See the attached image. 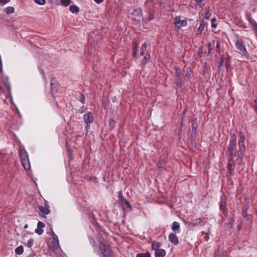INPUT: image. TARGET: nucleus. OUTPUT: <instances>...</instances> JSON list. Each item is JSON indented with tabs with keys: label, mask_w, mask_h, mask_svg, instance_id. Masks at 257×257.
Wrapping results in <instances>:
<instances>
[{
	"label": "nucleus",
	"mask_w": 257,
	"mask_h": 257,
	"mask_svg": "<svg viewBox=\"0 0 257 257\" xmlns=\"http://www.w3.org/2000/svg\"><path fill=\"white\" fill-rule=\"evenodd\" d=\"M239 140H238V146H239V150L237 151L235 154V156H237V159H238V161H241L242 158L243 153L245 151V145H244V141L245 140V137L244 134L240 132L239 133Z\"/></svg>",
	"instance_id": "obj_1"
},
{
	"label": "nucleus",
	"mask_w": 257,
	"mask_h": 257,
	"mask_svg": "<svg viewBox=\"0 0 257 257\" xmlns=\"http://www.w3.org/2000/svg\"><path fill=\"white\" fill-rule=\"evenodd\" d=\"M236 137L235 135L233 134L230 137L229 147L227 149V152L228 153L230 161L232 160L235 157H236V160L238 161V159H237V156H235L234 154H233V151L236 149Z\"/></svg>",
	"instance_id": "obj_2"
},
{
	"label": "nucleus",
	"mask_w": 257,
	"mask_h": 257,
	"mask_svg": "<svg viewBox=\"0 0 257 257\" xmlns=\"http://www.w3.org/2000/svg\"><path fill=\"white\" fill-rule=\"evenodd\" d=\"M118 197V201L123 210L126 212L130 211L132 209L131 205L130 202L123 197L121 192H119Z\"/></svg>",
	"instance_id": "obj_3"
},
{
	"label": "nucleus",
	"mask_w": 257,
	"mask_h": 257,
	"mask_svg": "<svg viewBox=\"0 0 257 257\" xmlns=\"http://www.w3.org/2000/svg\"><path fill=\"white\" fill-rule=\"evenodd\" d=\"M99 249L103 257H112V252L109 246L102 242L99 243Z\"/></svg>",
	"instance_id": "obj_4"
},
{
	"label": "nucleus",
	"mask_w": 257,
	"mask_h": 257,
	"mask_svg": "<svg viewBox=\"0 0 257 257\" xmlns=\"http://www.w3.org/2000/svg\"><path fill=\"white\" fill-rule=\"evenodd\" d=\"M235 46L237 49L239 50L240 53L245 57L248 56V53L245 48L243 42L241 40H237L235 43Z\"/></svg>",
	"instance_id": "obj_5"
},
{
	"label": "nucleus",
	"mask_w": 257,
	"mask_h": 257,
	"mask_svg": "<svg viewBox=\"0 0 257 257\" xmlns=\"http://www.w3.org/2000/svg\"><path fill=\"white\" fill-rule=\"evenodd\" d=\"M85 123L86 124V128L88 129L90 127V124L93 121V116L92 113L90 112H87L84 115L83 117Z\"/></svg>",
	"instance_id": "obj_6"
},
{
	"label": "nucleus",
	"mask_w": 257,
	"mask_h": 257,
	"mask_svg": "<svg viewBox=\"0 0 257 257\" xmlns=\"http://www.w3.org/2000/svg\"><path fill=\"white\" fill-rule=\"evenodd\" d=\"M49 246L50 249L56 253H59V251H61L59 241L52 240L51 242H50Z\"/></svg>",
	"instance_id": "obj_7"
},
{
	"label": "nucleus",
	"mask_w": 257,
	"mask_h": 257,
	"mask_svg": "<svg viewBox=\"0 0 257 257\" xmlns=\"http://www.w3.org/2000/svg\"><path fill=\"white\" fill-rule=\"evenodd\" d=\"M133 18L137 21L143 20V13L142 11L140 9H138L134 11L132 13Z\"/></svg>",
	"instance_id": "obj_8"
},
{
	"label": "nucleus",
	"mask_w": 257,
	"mask_h": 257,
	"mask_svg": "<svg viewBox=\"0 0 257 257\" xmlns=\"http://www.w3.org/2000/svg\"><path fill=\"white\" fill-rule=\"evenodd\" d=\"M2 80L6 86L7 89L9 92V94L11 95V84L9 81V78L8 76L3 75L2 77Z\"/></svg>",
	"instance_id": "obj_9"
},
{
	"label": "nucleus",
	"mask_w": 257,
	"mask_h": 257,
	"mask_svg": "<svg viewBox=\"0 0 257 257\" xmlns=\"http://www.w3.org/2000/svg\"><path fill=\"white\" fill-rule=\"evenodd\" d=\"M39 210L43 215H47L50 212L49 206L46 201L45 202L44 206H40L39 207Z\"/></svg>",
	"instance_id": "obj_10"
},
{
	"label": "nucleus",
	"mask_w": 257,
	"mask_h": 257,
	"mask_svg": "<svg viewBox=\"0 0 257 257\" xmlns=\"http://www.w3.org/2000/svg\"><path fill=\"white\" fill-rule=\"evenodd\" d=\"M191 123H192L191 136L192 137H195L196 136L197 128L198 127L197 118H195L192 119V120L191 121Z\"/></svg>",
	"instance_id": "obj_11"
},
{
	"label": "nucleus",
	"mask_w": 257,
	"mask_h": 257,
	"mask_svg": "<svg viewBox=\"0 0 257 257\" xmlns=\"http://www.w3.org/2000/svg\"><path fill=\"white\" fill-rule=\"evenodd\" d=\"M169 240L174 244V245H177L179 243V240L177 236L174 233H171L168 236Z\"/></svg>",
	"instance_id": "obj_12"
},
{
	"label": "nucleus",
	"mask_w": 257,
	"mask_h": 257,
	"mask_svg": "<svg viewBox=\"0 0 257 257\" xmlns=\"http://www.w3.org/2000/svg\"><path fill=\"white\" fill-rule=\"evenodd\" d=\"M21 162H22V164L24 168L25 169V170H29L30 169L31 166H30V163L29 159L28 157L26 158V159L25 158V159H22Z\"/></svg>",
	"instance_id": "obj_13"
},
{
	"label": "nucleus",
	"mask_w": 257,
	"mask_h": 257,
	"mask_svg": "<svg viewBox=\"0 0 257 257\" xmlns=\"http://www.w3.org/2000/svg\"><path fill=\"white\" fill-rule=\"evenodd\" d=\"M226 205V202L223 201H221L219 203V208L224 216L227 214Z\"/></svg>",
	"instance_id": "obj_14"
},
{
	"label": "nucleus",
	"mask_w": 257,
	"mask_h": 257,
	"mask_svg": "<svg viewBox=\"0 0 257 257\" xmlns=\"http://www.w3.org/2000/svg\"><path fill=\"white\" fill-rule=\"evenodd\" d=\"M51 86L52 95H53L57 92L59 88V84L56 82H53V80H52L51 82Z\"/></svg>",
	"instance_id": "obj_15"
},
{
	"label": "nucleus",
	"mask_w": 257,
	"mask_h": 257,
	"mask_svg": "<svg viewBox=\"0 0 257 257\" xmlns=\"http://www.w3.org/2000/svg\"><path fill=\"white\" fill-rule=\"evenodd\" d=\"M172 230L175 233H179L180 232V223L179 222H178L174 221L172 223Z\"/></svg>",
	"instance_id": "obj_16"
},
{
	"label": "nucleus",
	"mask_w": 257,
	"mask_h": 257,
	"mask_svg": "<svg viewBox=\"0 0 257 257\" xmlns=\"http://www.w3.org/2000/svg\"><path fill=\"white\" fill-rule=\"evenodd\" d=\"M249 207V205L248 204H245L242 208L241 209V214L243 218H247L248 216V214L247 213V211Z\"/></svg>",
	"instance_id": "obj_17"
},
{
	"label": "nucleus",
	"mask_w": 257,
	"mask_h": 257,
	"mask_svg": "<svg viewBox=\"0 0 257 257\" xmlns=\"http://www.w3.org/2000/svg\"><path fill=\"white\" fill-rule=\"evenodd\" d=\"M175 84L178 89H182L183 86V80L182 77H176Z\"/></svg>",
	"instance_id": "obj_18"
},
{
	"label": "nucleus",
	"mask_w": 257,
	"mask_h": 257,
	"mask_svg": "<svg viewBox=\"0 0 257 257\" xmlns=\"http://www.w3.org/2000/svg\"><path fill=\"white\" fill-rule=\"evenodd\" d=\"M19 155L20 156L21 159H26L28 157V155L26 151L22 147L20 148L19 150Z\"/></svg>",
	"instance_id": "obj_19"
},
{
	"label": "nucleus",
	"mask_w": 257,
	"mask_h": 257,
	"mask_svg": "<svg viewBox=\"0 0 257 257\" xmlns=\"http://www.w3.org/2000/svg\"><path fill=\"white\" fill-rule=\"evenodd\" d=\"M166 251L163 249H157L155 251V257H164L166 255Z\"/></svg>",
	"instance_id": "obj_20"
},
{
	"label": "nucleus",
	"mask_w": 257,
	"mask_h": 257,
	"mask_svg": "<svg viewBox=\"0 0 257 257\" xmlns=\"http://www.w3.org/2000/svg\"><path fill=\"white\" fill-rule=\"evenodd\" d=\"M206 27V23L203 20H201L200 22V25L199 28H198V33L199 34H201L202 32L204 31L205 28Z\"/></svg>",
	"instance_id": "obj_21"
},
{
	"label": "nucleus",
	"mask_w": 257,
	"mask_h": 257,
	"mask_svg": "<svg viewBox=\"0 0 257 257\" xmlns=\"http://www.w3.org/2000/svg\"><path fill=\"white\" fill-rule=\"evenodd\" d=\"M224 65L227 70L230 67V56L228 54L224 57Z\"/></svg>",
	"instance_id": "obj_22"
},
{
	"label": "nucleus",
	"mask_w": 257,
	"mask_h": 257,
	"mask_svg": "<svg viewBox=\"0 0 257 257\" xmlns=\"http://www.w3.org/2000/svg\"><path fill=\"white\" fill-rule=\"evenodd\" d=\"M138 48H139V45H138V44L137 43V42L136 41H134L133 42V57H134L135 58H137V51H138Z\"/></svg>",
	"instance_id": "obj_23"
},
{
	"label": "nucleus",
	"mask_w": 257,
	"mask_h": 257,
	"mask_svg": "<svg viewBox=\"0 0 257 257\" xmlns=\"http://www.w3.org/2000/svg\"><path fill=\"white\" fill-rule=\"evenodd\" d=\"M150 58H151V56H150V54H147L144 56L143 59H142V60L141 61V65H145L146 64H147L149 62V61L150 59Z\"/></svg>",
	"instance_id": "obj_24"
},
{
	"label": "nucleus",
	"mask_w": 257,
	"mask_h": 257,
	"mask_svg": "<svg viewBox=\"0 0 257 257\" xmlns=\"http://www.w3.org/2000/svg\"><path fill=\"white\" fill-rule=\"evenodd\" d=\"M69 10L72 13L75 14H77L79 9V8L76 5H71L69 7Z\"/></svg>",
	"instance_id": "obj_25"
},
{
	"label": "nucleus",
	"mask_w": 257,
	"mask_h": 257,
	"mask_svg": "<svg viewBox=\"0 0 257 257\" xmlns=\"http://www.w3.org/2000/svg\"><path fill=\"white\" fill-rule=\"evenodd\" d=\"M160 246V243L159 242L153 241L152 243V248L153 250L156 251L157 249H159Z\"/></svg>",
	"instance_id": "obj_26"
},
{
	"label": "nucleus",
	"mask_w": 257,
	"mask_h": 257,
	"mask_svg": "<svg viewBox=\"0 0 257 257\" xmlns=\"http://www.w3.org/2000/svg\"><path fill=\"white\" fill-rule=\"evenodd\" d=\"M24 252V248L22 245H20L15 249V253L18 255H21Z\"/></svg>",
	"instance_id": "obj_27"
},
{
	"label": "nucleus",
	"mask_w": 257,
	"mask_h": 257,
	"mask_svg": "<svg viewBox=\"0 0 257 257\" xmlns=\"http://www.w3.org/2000/svg\"><path fill=\"white\" fill-rule=\"evenodd\" d=\"M191 69L190 68H187L186 69V73L184 77V80L188 81L189 80V79L191 77V73H190Z\"/></svg>",
	"instance_id": "obj_28"
},
{
	"label": "nucleus",
	"mask_w": 257,
	"mask_h": 257,
	"mask_svg": "<svg viewBox=\"0 0 257 257\" xmlns=\"http://www.w3.org/2000/svg\"><path fill=\"white\" fill-rule=\"evenodd\" d=\"M181 19L180 17L179 16H176L173 19V24L175 26L178 27L180 22Z\"/></svg>",
	"instance_id": "obj_29"
},
{
	"label": "nucleus",
	"mask_w": 257,
	"mask_h": 257,
	"mask_svg": "<svg viewBox=\"0 0 257 257\" xmlns=\"http://www.w3.org/2000/svg\"><path fill=\"white\" fill-rule=\"evenodd\" d=\"M5 12L8 15H10L14 12V8L12 7H7L5 10Z\"/></svg>",
	"instance_id": "obj_30"
},
{
	"label": "nucleus",
	"mask_w": 257,
	"mask_h": 257,
	"mask_svg": "<svg viewBox=\"0 0 257 257\" xmlns=\"http://www.w3.org/2000/svg\"><path fill=\"white\" fill-rule=\"evenodd\" d=\"M61 4L65 7H67L71 3V0H61Z\"/></svg>",
	"instance_id": "obj_31"
},
{
	"label": "nucleus",
	"mask_w": 257,
	"mask_h": 257,
	"mask_svg": "<svg viewBox=\"0 0 257 257\" xmlns=\"http://www.w3.org/2000/svg\"><path fill=\"white\" fill-rule=\"evenodd\" d=\"M175 75L176 77H182V72L180 69L178 67H175Z\"/></svg>",
	"instance_id": "obj_32"
},
{
	"label": "nucleus",
	"mask_w": 257,
	"mask_h": 257,
	"mask_svg": "<svg viewBox=\"0 0 257 257\" xmlns=\"http://www.w3.org/2000/svg\"><path fill=\"white\" fill-rule=\"evenodd\" d=\"M137 257H151V256L148 253H141L137 254Z\"/></svg>",
	"instance_id": "obj_33"
},
{
	"label": "nucleus",
	"mask_w": 257,
	"mask_h": 257,
	"mask_svg": "<svg viewBox=\"0 0 257 257\" xmlns=\"http://www.w3.org/2000/svg\"><path fill=\"white\" fill-rule=\"evenodd\" d=\"M187 22L185 20H182L180 21V24L178 27H185L187 26Z\"/></svg>",
	"instance_id": "obj_34"
},
{
	"label": "nucleus",
	"mask_w": 257,
	"mask_h": 257,
	"mask_svg": "<svg viewBox=\"0 0 257 257\" xmlns=\"http://www.w3.org/2000/svg\"><path fill=\"white\" fill-rule=\"evenodd\" d=\"M34 1L35 3L41 6H43L46 3L45 0H34Z\"/></svg>",
	"instance_id": "obj_35"
},
{
	"label": "nucleus",
	"mask_w": 257,
	"mask_h": 257,
	"mask_svg": "<svg viewBox=\"0 0 257 257\" xmlns=\"http://www.w3.org/2000/svg\"><path fill=\"white\" fill-rule=\"evenodd\" d=\"M33 243H34V239L33 238H30L28 241V242L27 243V246H28V247H31L33 245Z\"/></svg>",
	"instance_id": "obj_36"
},
{
	"label": "nucleus",
	"mask_w": 257,
	"mask_h": 257,
	"mask_svg": "<svg viewBox=\"0 0 257 257\" xmlns=\"http://www.w3.org/2000/svg\"><path fill=\"white\" fill-rule=\"evenodd\" d=\"M163 163L162 162V160H160L157 164V167L159 171H161L163 169Z\"/></svg>",
	"instance_id": "obj_37"
},
{
	"label": "nucleus",
	"mask_w": 257,
	"mask_h": 257,
	"mask_svg": "<svg viewBox=\"0 0 257 257\" xmlns=\"http://www.w3.org/2000/svg\"><path fill=\"white\" fill-rule=\"evenodd\" d=\"M79 100L83 104L85 103V96L83 94H80Z\"/></svg>",
	"instance_id": "obj_38"
},
{
	"label": "nucleus",
	"mask_w": 257,
	"mask_h": 257,
	"mask_svg": "<svg viewBox=\"0 0 257 257\" xmlns=\"http://www.w3.org/2000/svg\"><path fill=\"white\" fill-rule=\"evenodd\" d=\"M44 232V230L43 229H41V228H37L36 229H35V232L37 233L39 235H41L43 234Z\"/></svg>",
	"instance_id": "obj_39"
},
{
	"label": "nucleus",
	"mask_w": 257,
	"mask_h": 257,
	"mask_svg": "<svg viewBox=\"0 0 257 257\" xmlns=\"http://www.w3.org/2000/svg\"><path fill=\"white\" fill-rule=\"evenodd\" d=\"M216 20L215 18H213L211 19V27L213 28H215L217 27V25L215 23V22H216Z\"/></svg>",
	"instance_id": "obj_40"
},
{
	"label": "nucleus",
	"mask_w": 257,
	"mask_h": 257,
	"mask_svg": "<svg viewBox=\"0 0 257 257\" xmlns=\"http://www.w3.org/2000/svg\"><path fill=\"white\" fill-rule=\"evenodd\" d=\"M45 225L43 222H42L41 221H39L38 222V224H37L38 228L43 229L44 227H45Z\"/></svg>",
	"instance_id": "obj_41"
},
{
	"label": "nucleus",
	"mask_w": 257,
	"mask_h": 257,
	"mask_svg": "<svg viewBox=\"0 0 257 257\" xmlns=\"http://www.w3.org/2000/svg\"><path fill=\"white\" fill-rule=\"evenodd\" d=\"M207 49H208V55H209L211 54L212 48V45L210 43H209L207 44Z\"/></svg>",
	"instance_id": "obj_42"
},
{
	"label": "nucleus",
	"mask_w": 257,
	"mask_h": 257,
	"mask_svg": "<svg viewBox=\"0 0 257 257\" xmlns=\"http://www.w3.org/2000/svg\"><path fill=\"white\" fill-rule=\"evenodd\" d=\"M220 41H217V43L216 44V52L218 53H220Z\"/></svg>",
	"instance_id": "obj_43"
},
{
	"label": "nucleus",
	"mask_w": 257,
	"mask_h": 257,
	"mask_svg": "<svg viewBox=\"0 0 257 257\" xmlns=\"http://www.w3.org/2000/svg\"><path fill=\"white\" fill-rule=\"evenodd\" d=\"M154 17H154V14L150 12L149 14V16L148 18L147 19V21L148 22L152 20L154 18Z\"/></svg>",
	"instance_id": "obj_44"
},
{
	"label": "nucleus",
	"mask_w": 257,
	"mask_h": 257,
	"mask_svg": "<svg viewBox=\"0 0 257 257\" xmlns=\"http://www.w3.org/2000/svg\"><path fill=\"white\" fill-rule=\"evenodd\" d=\"M10 0H0V5L4 6L8 4Z\"/></svg>",
	"instance_id": "obj_45"
},
{
	"label": "nucleus",
	"mask_w": 257,
	"mask_h": 257,
	"mask_svg": "<svg viewBox=\"0 0 257 257\" xmlns=\"http://www.w3.org/2000/svg\"><path fill=\"white\" fill-rule=\"evenodd\" d=\"M52 237L53 241H56V240L59 241L58 237L57 235H56L54 232L52 233Z\"/></svg>",
	"instance_id": "obj_46"
},
{
	"label": "nucleus",
	"mask_w": 257,
	"mask_h": 257,
	"mask_svg": "<svg viewBox=\"0 0 257 257\" xmlns=\"http://www.w3.org/2000/svg\"><path fill=\"white\" fill-rule=\"evenodd\" d=\"M224 56H222L220 58V60L219 61V64L223 66V64H224Z\"/></svg>",
	"instance_id": "obj_47"
},
{
	"label": "nucleus",
	"mask_w": 257,
	"mask_h": 257,
	"mask_svg": "<svg viewBox=\"0 0 257 257\" xmlns=\"http://www.w3.org/2000/svg\"><path fill=\"white\" fill-rule=\"evenodd\" d=\"M145 51H146V49H143V48H141L140 55L141 56L144 55Z\"/></svg>",
	"instance_id": "obj_48"
},
{
	"label": "nucleus",
	"mask_w": 257,
	"mask_h": 257,
	"mask_svg": "<svg viewBox=\"0 0 257 257\" xmlns=\"http://www.w3.org/2000/svg\"><path fill=\"white\" fill-rule=\"evenodd\" d=\"M254 110L257 113V98L254 100Z\"/></svg>",
	"instance_id": "obj_49"
},
{
	"label": "nucleus",
	"mask_w": 257,
	"mask_h": 257,
	"mask_svg": "<svg viewBox=\"0 0 257 257\" xmlns=\"http://www.w3.org/2000/svg\"><path fill=\"white\" fill-rule=\"evenodd\" d=\"M228 171L229 172H231L232 171L231 165V164L229 163V162H228Z\"/></svg>",
	"instance_id": "obj_50"
},
{
	"label": "nucleus",
	"mask_w": 257,
	"mask_h": 257,
	"mask_svg": "<svg viewBox=\"0 0 257 257\" xmlns=\"http://www.w3.org/2000/svg\"><path fill=\"white\" fill-rule=\"evenodd\" d=\"M141 48H143V49H146V48H147V43L146 42L144 43L142 46H141Z\"/></svg>",
	"instance_id": "obj_51"
},
{
	"label": "nucleus",
	"mask_w": 257,
	"mask_h": 257,
	"mask_svg": "<svg viewBox=\"0 0 257 257\" xmlns=\"http://www.w3.org/2000/svg\"><path fill=\"white\" fill-rule=\"evenodd\" d=\"M94 1L97 4H100L102 3L103 0H94Z\"/></svg>",
	"instance_id": "obj_52"
},
{
	"label": "nucleus",
	"mask_w": 257,
	"mask_h": 257,
	"mask_svg": "<svg viewBox=\"0 0 257 257\" xmlns=\"http://www.w3.org/2000/svg\"><path fill=\"white\" fill-rule=\"evenodd\" d=\"M208 15H209V11H207V12H206V13H205V18L206 19H208V18H209V17H208Z\"/></svg>",
	"instance_id": "obj_53"
},
{
	"label": "nucleus",
	"mask_w": 257,
	"mask_h": 257,
	"mask_svg": "<svg viewBox=\"0 0 257 257\" xmlns=\"http://www.w3.org/2000/svg\"><path fill=\"white\" fill-rule=\"evenodd\" d=\"M222 65H219L218 66V71H221L222 70Z\"/></svg>",
	"instance_id": "obj_54"
},
{
	"label": "nucleus",
	"mask_w": 257,
	"mask_h": 257,
	"mask_svg": "<svg viewBox=\"0 0 257 257\" xmlns=\"http://www.w3.org/2000/svg\"><path fill=\"white\" fill-rule=\"evenodd\" d=\"M197 3H201L204 1L205 0H194Z\"/></svg>",
	"instance_id": "obj_55"
},
{
	"label": "nucleus",
	"mask_w": 257,
	"mask_h": 257,
	"mask_svg": "<svg viewBox=\"0 0 257 257\" xmlns=\"http://www.w3.org/2000/svg\"><path fill=\"white\" fill-rule=\"evenodd\" d=\"M202 51H203V48L202 47H200V48H199V52H202Z\"/></svg>",
	"instance_id": "obj_56"
},
{
	"label": "nucleus",
	"mask_w": 257,
	"mask_h": 257,
	"mask_svg": "<svg viewBox=\"0 0 257 257\" xmlns=\"http://www.w3.org/2000/svg\"><path fill=\"white\" fill-rule=\"evenodd\" d=\"M116 100V98L115 97H114L113 98H112V101L113 102H115Z\"/></svg>",
	"instance_id": "obj_57"
},
{
	"label": "nucleus",
	"mask_w": 257,
	"mask_h": 257,
	"mask_svg": "<svg viewBox=\"0 0 257 257\" xmlns=\"http://www.w3.org/2000/svg\"><path fill=\"white\" fill-rule=\"evenodd\" d=\"M160 160H162V162L163 164L165 162V160L164 159H160Z\"/></svg>",
	"instance_id": "obj_58"
},
{
	"label": "nucleus",
	"mask_w": 257,
	"mask_h": 257,
	"mask_svg": "<svg viewBox=\"0 0 257 257\" xmlns=\"http://www.w3.org/2000/svg\"><path fill=\"white\" fill-rule=\"evenodd\" d=\"M28 227V225L27 224H26L25 225H24V228H27Z\"/></svg>",
	"instance_id": "obj_59"
},
{
	"label": "nucleus",
	"mask_w": 257,
	"mask_h": 257,
	"mask_svg": "<svg viewBox=\"0 0 257 257\" xmlns=\"http://www.w3.org/2000/svg\"><path fill=\"white\" fill-rule=\"evenodd\" d=\"M241 226L240 225H238V228L240 229L241 228Z\"/></svg>",
	"instance_id": "obj_60"
},
{
	"label": "nucleus",
	"mask_w": 257,
	"mask_h": 257,
	"mask_svg": "<svg viewBox=\"0 0 257 257\" xmlns=\"http://www.w3.org/2000/svg\"><path fill=\"white\" fill-rule=\"evenodd\" d=\"M60 257H65V256H63L62 255H61L60 254Z\"/></svg>",
	"instance_id": "obj_61"
},
{
	"label": "nucleus",
	"mask_w": 257,
	"mask_h": 257,
	"mask_svg": "<svg viewBox=\"0 0 257 257\" xmlns=\"http://www.w3.org/2000/svg\"><path fill=\"white\" fill-rule=\"evenodd\" d=\"M256 213L257 214V210L256 211Z\"/></svg>",
	"instance_id": "obj_62"
},
{
	"label": "nucleus",
	"mask_w": 257,
	"mask_h": 257,
	"mask_svg": "<svg viewBox=\"0 0 257 257\" xmlns=\"http://www.w3.org/2000/svg\"><path fill=\"white\" fill-rule=\"evenodd\" d=\"M216 257H217V256H216ZM218 257H219V256H218Z\"/></svg>",
	"instance_id": "obj_63"
}]
</instances>
